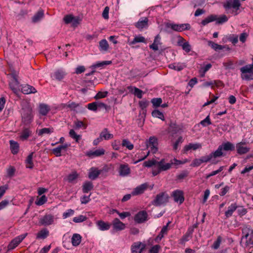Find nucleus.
Wrapping results in <instances>:
<instances>
[{"label": "nucleus", "instance_id": "2eb2a0df", "mask_svg": "<svg viewBox=\"0 0 253 253\" xmlns=\"http://www.w3.org/2000/svg\"><path fill=\"white\" fill-rule=\"evenodd\" d=\"M234 149L235 146L234 144L230 142H227L219 146L216 150L220 151L221 155H220V157H221L223 155L222 150L224 151H233Z\"/></svg>", "mask_w": 253, "mask_h": 253}, {"label": "nucleus", "instance_id": "4c0bfd02", "mask_svg": "<svg viewBox=\"0 0 253 253\" xmlns=\"http://www.w3.org/2000/svg\"><path fill=\"white\" fill-rule=\"evenodd\" d=\"M49 234V231L46 228H43L37 233L36 238L38 239H44L48 236Z\"/></svg>", "mask_w": 253, "mask_h": 253}, {"label": "nucleus", "instance_id": "f3484780", "mask_svg": "<svg viewBox=\"0 0 253 253\" xmlns=\"http://www.w3.org/2000/svg\"><path fill=\"white\" fill-rule=\"evenodd\" d=\"M113 229L115 231H122L126 228V224L118 218H115L112 221Z\"/></svg>", "mask_w": 253, "mask_h": 253}, {"label": "nucleus", "instance_id": "423d86ee", "mask_svg": "<svg viewBox=\"0 0 253 253\" xmlns=\"http://www.w3.org/2000/svg\"><path fill=\"white\" fill-rule=\"evenodd\" d=\"M240 70L243 78L245 77V79H250V76H253V63L241 67Z\"/></svg>", "mask_w": 253, "mask_h": 253}, {"label": "nucleus", "instance_id": "f03ea898", "mask_svg": "<svg viewBox=\"0 0 253 253\" xmlns=\"http://www.w3.org/2000/svg\"><path fill=\"white\" fill-rule=\"evenodd\" d=\"M181 164V161L175 158L171 160L169 162H167L166 159L163 158L160 161H157V167L162 172L170 169L173 165L177 166Z\"/></svg>", "mask_w": 253, "mask_h": 253}, {"label": "nucleus", "instance_id": "39448f33", "mask_svg": "<svg viewBox=\"0 0 253 253\" xmlns=\"http://www.w3.org/2000/svg\"><path fill=\"white\" fill-rule=\"evenodd\" d=\"M166 27L167 28H170L173 31L179 32L183 31L184 30H188L191 28L190 25L188 23L176 24L167 23L166 24Z\"/></svg>", "mask_w": 253, "mask_h": 253}, {"label": "nucleus", "instance_id": "cd10ccee", "mask_svg": "<svg viewBox=\"0 0 253 253\" xmlns=\"http://www.w3.org/2000/svg\"><path fill=\"white\" fill-rule=\"evenodd\" d=\"M9 143L11 153L14 155L17 154L19 150V145L18 142L11 140L9 141Z\"/></svg>", "mask_w": 253, "mask_h": 253}, {"label": "nucleus", "instance_id": "473e14b6", "mask_svg": "<svg viewBox=\"0 0 253 253\" xmlns=\"http://www.w3.org/2000/svg\"><path fill=\"white\" fill-rule=\"evenodd\" d=\"M202 147V145L200 143H189L188 145L185 146L184 150L185 152H187L190 150H196L200 149Z\"/></svg>", "mask_w": 253, "mask_h": 253}, {"label": "nucleus", "instance_id": "f257e3e1", "mask_svg": "<svg viewBox=\"0 0 253 253\" xmlns=\"http://www.w3.org/2000/svg\"><path fill=\"white\" fill-rule=\"evenodd\" d=\"M241 5L240 0H227L223 4V6L227 13H230L234 15L239 13V10Z\"/></svg>", "mask_w": 253, "mask_h": 253}, {"label": "nucleus", "instance_id": "a878e982", "mask_svg": "<svg viewBox=\"0 0 253 253\" xmlns=\"http://www.w3.org/2000/svg\"><path fill=\"white\" fill-rule=\"evenodd\" d=\"M238 206L236 203H232L228 207V210L225 212V215L226 218L231 217L233 213L237 210Z\"/></svg>", "mask_w": 253, "mask_h": 253}, {"label": "nucleus", "instance_id": "6ab92c4d", "mask_svg": "<svg viewBox=\"0 0 253 253\" xmlns=\"http://www.w3.org/2000/svg\"><path fill=\"white\" fill-rule=\"evenodd\" d=\"M120 175L122 176H126L130 173V169L128 165L127 164H121L119 169Z\"/></svg>", "mask_w": 253, "mask_h": 253}, {"label": "nucleus", "instance_id": "c03bdc74", "mask_svg": "<svg viewBox=\"0 0 253 253\" xmlns=\"http://www.w3.org/2000/svg\"><path fill=\"white\" fill-rule=\"evenodd\" d=\"M129 45L135 44L138 42H145V39L140 35L135 36L133 40L130 42L128 41Z\"/></svg>", "mask_w": 253, "mask_h": 253}, {"label": "nucleus", "instance_id": "ddd939ff", "mask_svg": "<svg viewBox=\"0 0 253 253\" xmlns=\"http://www.w3.org/2000/svg\"><path fill=\"white\" fill-rule=\"evenodd\" d=\"M111 63V61H105L97 62L96 64H94L92 65L90 67V68L91 70V71L88 72V73H86L85 75L86 76H89L90 75H92V74H93V73H94L95 72V71H94V69L95 68H102V67H104V66L107 65H109Z\"/></svg>", "mask_w": 253, "mask_h": 253}, {"label": "nucleus", "instance_id": "c9c22d12", "mask_svg": "<svg viewBox=\"0 0 253 253\" xmlns=\"http://www.w3.org/2000/svg\"><path fill=\"white\" fill-rule=\"evenodd\" d=\"M183 39H181L180 41H179L178 42V44L179 46L182 47L183 50H184L187 53L189 52L191 49V46L189 43L187 42H183Z\"/></svg>", "mask_w": 253, "mask_h": 253}, {"label": "nucleus", "instance_id": "412c9836", "mask_svg": "<svg viewBox=\"0 0 253 253\" xmlns=\"http://www.w3.org/2000/svg\"><path fill=\"white\" fill-rule=\"evenodd\" d=\"M96 224L98 228L101 231L108 230L110 228L111 226L110 223L105 222L102 220L97 221Z\"/></svg>", "mask_w": 253, "mask_h": 253}, {"label": "nucleus", "instance_id": "9d476101", "mask_svg": "<svg viewBox=\"0 0 253 253\" xmlns=\"http://www.w3.org/2000/svg\"><path fill=\"white\" fill-rule=\"evenodd\" d=\"M148 214L145 211H139L134 217V220L137 223H142L147 220Z\"/></svg>", "mask_w": 253, "mask_h": 253}, {"label": "nucleus", "instance_id": "49530a36", "mask_svg": "<svg viewBox=\"0 0 253 253\" xmlns=\"http://www.w3.org/2000/svg\"><path fill=\"white\" fill-rule=\"evenodd\" d=\"M185 65L184 64L177 63H173L169 65V67L171 69H174L175 70L180 71L182 70L184 67Z\"/></svg>", "mask_w": 253, "mask_h": 253}, {"label": "nucleus", "instance_id": "338daca9", "mask_svg": "<svg viewBox=\"0 0 253 253\" xmlns=\"http://www.w3.org/2000/svg\"><path fill=\"white\" fill-rule=\"evenodd\" d=\"M15 171V169L13 167L10 166L8 169H7L6 174L8 177H12L14 175Z\"/></svg>", "mask_w": 253, "mask_h": 253}, {"label": "nucleus", "instance_id": "09e8293b", "mask_svg": "<svg viewBox=\"0 0 253 253\" xmlns=\"http://www.w3.org/2000/svg\"><path fill=\"white\" fill-rule=\"evenodd\" d=\"M54 131L53 128H43L39 130L38 135L42 136L44 134H50Z\"/></svg>", "mask_w": 253, "mask_h": 253}, {"label": "nucleus", "instance_id": "e2e57ef3", "mask_svg": "<svg viewBox=\"0 0 253 253\" xmlns=\"http://www.w3.org/2000/svg\"><path fill=\"white\" fill-rule=\"evenodd\" d=\"M149 153H150L149 151H148L146 155H142L143 153H141L140 154H137V155H136L135 157H136L137 155H138V158L139 159L138 160L135 161L134 163L136 164L139 162H141V161L145 160L149 155Z\"/></svg>", "mask_w": 253, "mask_h": 253}, {"label": "nucleus", "instance_id": "b1692460", "mask_svg": "<svg viewBox=\"0 0 253 253\" xmlns=\"http://www.w3.org/2000/svg\"><path fill=\"white\" fill-rule=\"evenodd\" d=\"M105 153V150L103 149H99L95 150V151H90L86 153V155L90 158H93L95 157H98L104 155Z\"/></svg>", "mask_w": 253, "mask_h": 253}, {"label": "nucleus", "instance_id": "f704fd0d", "mask_svg": "<svg viewBox=\"0 0 253 253\" xmlns=\"http://www.w3.org/2000/svg\"><path fill=\"white\" fill-rule=\"evenodd\" d=\"M67 72L63 69L57 70L54 73L53 77L56 79H62L66 77Z\"/></svg>", "mask_w": 253, "mask_h": 253}, {"label": "nucleus", "instance_id": "9b49d317", "mask_svg": "<svg viewBox=\"0 0 253 253\" xmlns=\"http://www.w3.org/2000/svg\"><path fill=\"white\" fill-rule=\"evenodd\" d=\"M54 222V216L50 214H46L42 217L39 220V223L43 226L52 224Z\"/></svg>", "mask_w": 253, "mask_h": 253}, {"label": "nucleus", "instance_id": "e433bc0d", "mask_svg": "<svg viewBox=\"0 0 253 253\" xmlns=\"http://www.w3.org/2000/svg\"><path fill=\"white\" fill-rule=\"evenodd\" d=\"M82 240V236L79 234H74L71 239L73 246L77 247L80 245Z\"/></svg>", "mask_w": 253, "mask_h": 253}, {"label": "nucleus", "instance_id": "6e6552de", "mask_svg": "<svg viewBox=\"0 0 253 253\" xmlns=\"http://www.w3.org/2000/svg\"><path fill=\"white\" fill-rule=\"evenodd\" d=\"M146 247V244L141 242H134L131 246V253H142Z\"/></svg>", "mask_w": 253, "mask_h": 253}, {"label": "nucleus", "instance_id": "c756f323", "mask_svg": "<svg viewBox=\"0 0 253 253\" xmlns=\"http://www.w3.org/2000/svg\"><path fill=\"white\" fill-rule=\"evenodd\" d=\"M100 137L101 138L102 140H109L113 138V134L110 133L108 132V129L105 128L103 129V130L100 132Z\"/></svg>", "mask_w": 253, "mask_h": 253}, {"label": "nucleus", "instance_id": "4468645a", "mask_svg": "<svg viewBox=\"0 0 253 253\" xmlns=\"http://www.w3.org/2000/svg\"><path fill=\"white\" fill-rule=\"evenodd\" d=\"M158 139L155 136H151L149 139L147 146L150 147L153 153H156L158 150Z\"/></svg>", "mask_w": 253, "mask_h": 253}, {"label": "nucleus", "instance_id": "f8f14e48", "mask_svg": "<svg viewBox=\"0 0 253 253\" xmlns=\"http://www.w3.org/2000/svg\"><path fill=\"white\" fill-rule=\"evenodd\" d=\"M253 233V231L250 227L246 226L242 229V233L244 234L242 237V240L244 239L246 240V245L247 246L251 244H253V241L252 242L251 239L248 240V237H249V235Z\"/></svg>", "mask_w": 253, "mask_h": 253}, {"label": "nucleus", "instance_id": "ea45409f", "mask_svg": "<svg viewBox=\"0 0 253 253\" xmlns=\"http://www.w3.org/2000/svg\"><path fill=\"white\" fill-rule=\"evenodd\" d=\"M44 11L42 9H40L33 17L32 22L37 23L40 21L43 17Z\"/></svg>", "mask_w": 253, "mask_h": 253}, {"label": "nucleus", "instance_id": "3c124183", "mask_svg": "<svg viewBox=\"0 0 253 253\" xmlns=\"http://www.w3.org/2000/svg\"><path fill=\"white\" fill-rule=\"evenodd\" d=\"M74 128L76 129H79L80 128L83 127L86 128V126L81 121L77 120L74 122Z\"/></svg>", "mask_w": 253, "mask_h": 253}, {"label": "nucleus", "instance_id": "774afa93", "mask_svg": "<svg viewBox=\"0 0 253 253\" xmlns=\"http://www.w3.org/2000/svg\"><path fill=\"white\" fill-rule=\"evenodd\" d=\"M160 249H161V247L160 245H156L151 248V249L149 250V253H158Z\"/></svg>", "mask_w": 253, "mask_h": 253}, {"label": "nucleus", "instance_id": "5fc2aeb1", "mask_svg": "<svg viewBox=\"0 0 253 253\" xmlns=\"http://www.w3.org/2000/svg\"><path fill=\"white\" fill-rule=\"evenodd\" d=\"M122 145L123 146L126 147L129 150L133 149L134 147L133 145L128 139H126L123 140Z\"/></svg>", "mask_w": 253, "mask_h": 253}, {"label": "nucleus", "instance_id": "1a4fd4ad", "mask_svg": "<svg viewBox=\"0 0 253 253\" xmlns=\"http://www.w3.org/2000/svg\"><path fill=\"white\" fill-rule=\"evenodd\" d=\"M220 151L216 150L214 152L210 153L208 155L203 156L201 157L200 158V159L202 163H207L208 162L211 161L213 158L220 157Z\"/></svg>", "mask_w": 253, "mask_h": 253}, {"label": "nucleus", "instance_id": "680f3d73", "mask_svg": "<svg viewBox=\"0 0 253 253\" xmlns=\"http://www.w3.org/2000/svg\"><path fill=\"white\" fill-rule=\"evenodd\" d=\"M151 103L155 107H159L162 103V99L161 98H154L151 100Z\"/></svg>", "mask_w": 253, "mask_h": 253}, {"label": "nucleus", "instance_id": "0e129e2a", "mask_svg": "<svg viewBox=\"0 0 253 253\" xmlns=\"http://www.w3.org/2000/svg\"><path fill=\"white\" fill-rule=\"evenodd\" d=\"M86 216L83 215H80L78 216L75 217L73 218V221L76 223H79V222H83V221L86 220Z\"/></svg>", "mask_w": 253, "mask_h": 253}, {"label": "nucleus", "instance_id": "58836bf2", "mask_svg": "<svg viewBox=\"0 0 253 253\" xmlns=\"http://www.w3.org/2000/svg\"><path fill=\"white\" fill-rule=\"evenodd\" d=\"M236 147L237 152L239 155H243L246 154L250 151V148L247 146L236 145Z\"/></svg>", "mask_w": 253, "mask_h": 253}, {"label": "nucleus", "instance_id": "79ce46f5", "mask_svg": "<svg viewBox=\"0 0 253 253\" xmlns=\"http://www.w3.org/2000/svg\"><path fill=\"white\" fill-rule=\"evenodd\" d=\"M67 107L69 108H70L71 110H76V109L77 108H79V110L80 111H84L85 109L79 103H76L74 102H68V104L67 105Z\"/></svg>", "mask_w": 253, "mask_h": 253}, {"label": "nucleus", "instance_id": "37998d69", "mask_svg": "<svg viewBox=\"0 0 253 253\" xmlns=\"http://www.w3.org/2000/svg\"><path fill=\"white\" fill-rule=\"evenodd\" d=\"M93 185L91 182L86 181L83 185V192L84 193H87L89 191L92 190Z\"/></svg>", "mask_w": 253, "mask_h": 253}, {"label": "nucleus", "instance_id": "864d4df0", "mask_svg": "<svg viewBox=\"0 0 253 253\" xmlns=\"http://www.w3.org/2000/svg\"><path fill=\"white\" fill-rule=\"evenodd\" d=\"M228 20V19L225 15H222L220 17H218V16L216 15V19L215 21H216V24H222L226 22Z\"/></svg>", "mask_w": 253, "mask_h": 253}, {"label": "nucleus", "instance_id": "603ef678", "mask_svg": "<svg viewBox=\"0 0 253 253\" xmlns=\"http://www.w3.org/2000/svg\"><path fill=\"white\" fill-rule=\"evenodd\" d=\"M152 115L153 117H155V118H158L163 121L165 120V117H164V114H163L162 112H160L158 110H154L152 112Z\"/></svg>", "mask_w": 253, "mask_h": 253}, {"label": "nucleus", "instance_id": "2f4dec72", "mask_svg": "<svg viewBox=\"0 0 253 253\" xmlns=\"http://www.w3.org/2000/svg\"><path fill=\"white\" fill-rule=\"evenodd\" d=\"M161 37L159 35H157L154 40L153 43L150 45L149 47L151 49H152L154 51L158 50V45L161 44L162 43L160 42Z\"/></svg>", "mask_w": 253, "mask_h": 253}, {"label": "nucleus", "instance_id": "7c9ffc66", "mask_svg": "<svg viewBox=\"0 0 253 253\" xmlns=\"http://www.w3.org/2000/svg\"><path fill=\"white\" fill-rule=\"evenodd\" d=\"M109 44L105 39H103L99 42V49L101 52H106L109 49Z\"/></svg>", "mask_w": 253, "mask_h": 253}, {"label": "nucleus", "instance_id": "a211bd4d", "mask_svg": "<svg viewBox=\"0 0 253 253\" xmlns=\"http://www.w3.org/2000/svg\"><path fill=\"white\" fill-rule=\"evenodd\" d=\"M9 86L13 92L18 94L20 91L22 84H20L18 80H11L9 82Z\"/></svg>", "mask_w": 253, "mask_h": 253}, {"label": "nucleus", "instance_id": "4be33fe9", "mask_svg": "<svg viewBox=\"0 0 253 253\" xmlns=\"http://www.w3.org/2000/svg\"><path fill=\"white\" fill-rule=\"evenodd\" d=\"M20 91L25 94L34 93L37 92L36 89L33 86L29 84L22 85Z\"/></svg>", "mask_w": 253, "mask_h": 253}, {"label": "nucleus", "instance_id": "4d7b16f0", "mask_svg": "<svg viewBox=\"0 0 253 253\" xmlns=\"http://www.w3.org/2000/svg\"><path fill=\"white\" fill-rule=\"evenodd\" d=\"M222 237L220 236H218L217 237L216 240L213 243V245H212V248L214 250L218 249L220 247V244L222 242Z\"/></svg>", "mask_w": 253, "mask_h": 253}, {"label": "nucleus", "instance_id": "20e7f679", "mask_svg": "<svg viewBox=\"0 0 253 253\" xmlns=\"http://www.w3.org/2000/svg\"><path fill=\"white\" fill-rule=\"evenodd\" d=\"M169 196L166 192H161L157 195L152 204L155 206H160L168 202Z\"/></svg>", "mask_w": 253, "mask_h": 253}, {"label": "nucleus", "instance_id": "0eeeda50", "mask_svg": "<svg viewBox=\"0 0 253 253\" xmlns=\"http://www.w3.org/2000/svg\"><path fill=\"white\" fill-rule=\"evenodd\" d=\"M27 233L20 235L13 239L7 246V250H12L15 249L25 238Z\"/></svg>", "mask_w": 253, "mask_h": 253}, {"label": "nucleus", "instance_id": "a19ab883", "mask_svg": "<svg viewBox=\"0 0 253 253\" xmlns=\"http://www.w3.org/2000/svg\"><path fill=\"white\" fill-rule=\"evenodd\" d=\"M128 89L137 98L141 99L142 97L143 91L136 87L129 86Z\"/></svg>", "mask_w": 253, "mask_h": 253}, {"label": "nucleus", "instance_id": "a18cd8bd", "mask_svg": "<svg viewBox=\"0 0 253 253\" xmlns=\"http://www.w3.org/2000/svg\"><path fill=\"white\" fill-rule=\"evenodd\" d=\"M69 135L70 137L74 139L75 141L77 143H79V141L82 138V135L80 134H77L74 129H71L69 131Z\"/></svg>", "mask_w": 253, "mask_h": 253}, {"label": "nucleus", "instance_id": "c85d7f7f", "mask_svg": "<svg viewBox=\"0 0 253 253\" xmlns=\"http://www.w3.org/2000/svg\"><path fill=\"white\" fill-rule=\"evenodd\" d=\"M101 173V170H98L96 168H91L89 172L88 177L91 180L96 179Z\"/></svg>", "mask_w": 253, "mask_h": 253}, {"label": "nucleus", "instance_id": "393cba45", "mask_svg": "<svg viewBox=\"0 0 253 253\" xmlns=\"http://www.w3.org/2000/svg\"><path fill=\"white\" fill-rule=\"evenodd\" d=\"M169 223V222L166 225H165L163 227L160 233L155 239V241L156 242L159 243L160 241L162 240V239L164 237V235L167 233Z\"/></svg>", "mask_w": 253, "mask_h": 253}, {"label": "nucleus", "instance_id": "de8ad7c7", "mask_svg": "<svg viewBox=\"0 0 253 253\" xmlns=\"http://www.w3.org/2000/svg\"><path fill=\"white\" fill-rule=\"evenodd\" d=\"M34 152L31 153L27 157L26 160V168L32 169L34 167V164L32 161Z\"/></svg>", "mask_w": 253, "mask_h": 253}, {"label": "nucleus", "instance_id": "69168bd1", "mask_svg": "<svg viewBox=\"0 0 253 253\" xmlns=\"http://www.w3.org/2000/svg\"><path fill=\"white\" fill-rule=\"evenodd\" d=\"M183 141L182 136H179L173 145V149L176 151L178 149V146L179 144L182 143Z\"/></svg>", "mask_w": 253, "mask_h": 253}, {"label": "nucleus", "instance_id": "aec40b11", "mask_svg": "<svg viewBox=\"0 0 253 253\" xmlns=\"http://www.w3.org/2000/svg\"><path fill=\"white\" fill-rule=\"evenodd\" d=\"M148 187V184L147 183H143L134 189L132 192V195H138L144 193L145 190Z\"/></svg>", "mask_w": 253, "mask_h": 253}, {"label": "nucleus", "instance_id": "13d9d810", "mask_svg": "<svg viewBox=\"0 0 253 253\" xmlns=\"http://www.w3.org/2000/svg\"><path fill=\"white\" fill-rule=\"evenodd\" d=\"M157 161L155 160H152L147 161H145L143 163V166L147 168H150L153 166H157Z\"/></svg>", "mask_w": 253, "mask_h": 253}, {"label": "nucleus", "instance_id": "5701e85b", "mask_svg": "<svg viewBox=\"0 0 253 253\" xmlns=\"http://www.w3.org/2000/svg\"><path fill=\"white\" fill-rule=\"evenodd\" d=\"M50 110V106L44 103H41L39 106V112L40 115L46 116Z\"/></svg>", "mask_w": 253, "mask_h": 253}, {"label": "nucleus", "instance_id": "7ed1b4c3", "mask_svg": "<svg viewBox=\"0 0 253 253\" xmlns=\"http://www.w3.org/2000/svg\"><path fill=\"white\" fill-rule=\"evenodd\" d=\"M22 122L25 125H29L33 121L34 115L32 113V109L30 106L26 104L23 105L21 111Z\"/></svg>", "mask_w": 253, "mask_h": 253}, {"label": "nucleus", "instance_id": "052dcab7", "mask_svg": "<svg viewBox=\"0 0 253 253\" xmlns=\"http://www.w3.org/2000/svg\"><path fill=\"white\" fill-rule=\"evenodd\" d=\"M200 124L205 127L211 124L210 116L208 115L204 120L200 122Z\"/></svg>", "mask_w": 253, "mask_h": 253}, {"label": "nucleus", "instance_id": "72a5a7b5", "mask_svg": "<svg viewBox=\"0 0 253 253\" xmlns=\"http://www.w3.org/2000/svg\"><path fill=\"white\" fill-rule=\"evenodd\" d=\"M216 19V15L215 14H211L209 15L208 17H207L206 18L203 19L201 22V24L202 26H204L207 25L208 24L215 21Z\"/></svg>", "mask_w": 253, "mask_h": 253}, {"label": "nucleus", "instance_id": "bf43d9fd", "mask_svg": "<svg viewBox=\"0 0 253 253\" xmlns=\"http://www.w3.org/2000/svg\"><path fill=\"white\" fill-rule=\"evenodd\" d=\"M47 201V198L45 195L42 196L35 202L36 204L38 206H41L44 204Z\"/></svg>", "mask_w": 253, "mask_h": 253}, {"label": "nucleus", "instance_id": "bb28decb", "mask_svg": "<svg viewBox=\"0 0 253 253\" xmlns=\"http://www.w3.org/2000/svg\"><path fill=\"white\" fill-rule=\"evenodd\" d=\"M148 19L147 17L141 18L136 24L135 27L139 29H142L148 26Z\"/></svg>", "mask_w": 253, "mask_h": 253}, {"label": "nucleus", "instance_id": "6e6d98bb", "mask_svg": "<svg viewBox=\"0 0 253 253\" xmlns=\"http://www.w3.org/2000/svg\"><path fill=\"white\" fill-rule=\"evenodd\" d=\"M149 104V101L145 99H143L139 102V105L141 109L143 111V112H146V108L147 107Z\"/></svg>", "mask_w": 253, "mask_h": 253}, {"label": "nucleus", "instance_id": "8fccbe9b", "mask_svg": "<svg viewBox=\"0 0 253 253\" xmlns=\"http://www.w3.org/2000/svg\"><path fill=\"white\" fill-rule=\"evenodd\" d=\"M78 176L79 175L76 171L73 172L68 175L67 180L69 183H73Z\"/></svg>", "mask_w": 253, "mask_h": 253}, {"label": "nucleus", "instance_id": "dca6fc26", "mask_svg": "<svg viewBox=\"0 0 253 253\" xmlns=\"http://www.w3.org/2000/svg\"><path fill=\"white\" fill-rule=\"evenodd\" d=\"M172 196L175 202H179L181 204L184 201L183 192L181 190H176L172 192Z\"/></svg>", "mask_w": 253, "mask_h": 253}]
</instances>
